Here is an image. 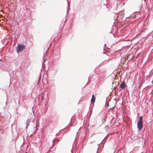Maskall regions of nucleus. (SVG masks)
<instances>
[{"label": "nucleus", "instance_id": "nucleus-1", "mask_svg": "<svg viewBox=\"0 0 153 153\" xmlns=\"http://www.w3.org/2000/svg\"><path fill=\"white\" fill-rule=\"evenodd\" d=\"M142 119L143 117L140 116L137 123V127L139 130H141L143 128Z\"/></svg>", "mask_w": 153, "mask_h": 153}, {"label": "nucleus", "instance_id": "nucleus-2", "mask_svg": "<svg viewBox=\"0 0 153 153\" xmlns=\"http://www.w3.org/2000/svg\"><path fill=\"white\" fill-rule=\"evenodd\" d=\"M25 48V47L23 45H19L17 46V52L19 53L24 50Z\"/></svg>", "mask_w": 153, "mask_h": 153}, {"label": "nucleus", "instance_id": "nucleus-3", "mask_svg": "<svg viewBox=\"0 0 153 153\" xmlns=\"http://www.w3.org/2000/svg\"><path fill=\"white\" fill-rule=\"evenodd\" d=\"M95 99L94 95H92V98L91 100V102L92 103H94L95 102Z\"/></svg>", "mask_w": 153, "mask_h": 153}, {"label": "nucleus", "instance_id": "nucleus-4", "mask_svg": "<svg viewBox=\"0 0 153 153\" xmlns=\"http://www.w3.org/2000/svg\"><path fill=\"white\" fill-rule=\"evenodd\" d=\"M120 87L122 89H124L125 87V83L124 82H123L120 85Z\"/></svg>", "mask_w": 153, "mask_h": 153}, {"label": "nucleus", "instance_id": "nucleus-5", "mask_svg": "<svg viewBox=\"0 0 153 153\" xmlns=\"http://www.w3.org/2000/svg\"><path fill=\"white\" fill-rule=\"evenodd\" d=\"M152 85H153V80L152 81Z\"/></svg>", "mask_w": 153, "mask_h": 153}, {"label": "nucleus", "instance_id": "nucleus-6", "mask_svg": "<svg viewBox=\"0 0 153 153\" xmlns=\"http://www.w3.org/2000/svg\"><path fill=\"white\" fill-rule=\"evenodd\" d=\"M25 153H27V152H25Z\"/></svg>", "mask_w": 153, "mask_h": 153}, {"label": "nucleus", "instance_id": "nucleus-7", "mask_svg": "<svg viewBox=\"0 0 153 153\" xmlns=\"http://www.w3.org/2000/svg\"><path fill=\"white\" fill-rule=\"evenodd\" d=\"M144 1H146V0H144Z\"/></svg>", "mask_w": 153, "mask_h": 153}]
</instances>
